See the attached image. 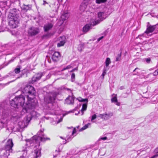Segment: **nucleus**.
I'll return each mask as SVG.
<instances>
[{"label": "nucleus", "mask_w": 158, "mask_h": 158, "mask_svg": "<svg viewBox=\"0 0 158 158\" xmlns=\"http://www.w3.org/2000/svg\"><path fill=\"white\" fill-rule=\"evenodd\" d=\"M80 99H78V101L80 102H88V100L87 98L82 99L81 98H80Z\"/></svg>", "instance_id": "obj_29"}, {"label": "nucleus", "mask_w": 158, "mask_h": 158, "mask_svg": "<svg viewBox=\"0 0 158 158\" xmlns=\"http://www.w3.org/2000/svg\"><path fill=\"white\" fill-rule=\"evenodd\" d=\"M75 78V74H74V73H73L71 74V79L72 81L73 82L74 81Z\"/></svg>", "instance_id": "obj_32"}, {"label": "nucleus", "mask_w": 158, "mask_h": 158, "mask_svg": "<svg viewBox=\"0 0 158 158\" xmlns=\"http://www.w3.org/2000/svg\"><path fill=\"white\" fill-rule=\"evenodd\" d=\"M146 61L147 63H148V58H147L146 59Z\"/></svg>", "instance_id": "obj_48"}, {"label": "nucleus", "mask_w": 158, "mask_h": 158, "mask_svg": "<svg viewBox=\"0 0 158 158\" xmlns=\"http://www.w3.org/2000/svg\"><path fill=\"white\" fill-rule=\"evenodd\" d=\"M20 77H17L15 80H13V81H11L9 82H8V83H6L5 84H4V86H5L6 85H8V84H9L10 82H13V81H14L16 79H18V78H19Z\"/></svg>", "instance_id": "obj_35"}, {"label": "nucleus", "mask_w": 158, "mask_h": 158, "mask_svg": "<svg viewBox=\"0 0 158 158\" xmlns=\"http://www.w3.org/2000/svg\"><path fill=\"white\" fill-rule=\"evenodd\" d=\"M106 14L103 12H99L98 13V17L100 21H102L106 17Z\"/></svg>", "instance_id": "obj_17"}, {"label": "nucleus", "mask_w": 158, "mask_h": 158, "mask_svg": "<svg viewBox=\"0 0 158 158\" xmlns=\"http://www.w3.org/2000/svg\"><path fill=\"white\" fill-rule=\"evenodd\" d=\"M50 75H48V78H49L50 77Z\"/></svg>", "instance_id": "obj_52"}, {"label": "nucleus", "mask_w": 158, "mask_h": 158, "mask_svg": "<svg viewBox=\"0 0 158 158\" xmlns=\"http://www.w3.org/2000/svg\"><path fill=\"white\" fill-rule=\"evenodd\" d=\"M97 117V115L96 114H94L92 116V118L91 119V121L92 122H94V121H93Z\"/></svg>", "instance_id": "obj_31"}, {"label": "nucleus", "mask_w": 158, "mask_h": 158, "mask_svg": "<svg viewBox=\"0 0 158 158\" xmlns=\"http://www.w3.org/2000/svg\"><path fill=\"white\" fill-rule=\"evenodd\" d=\"M151 59L150 58H149V63L150 62Z\"/></svg>", "instance_id": "obj_50"}, {"label": "nucleus", "mask_w": 158, "mask_h": 158, "mask_svg": "<svg viewBox=\"0 0 158 158\" xmlns=\"http://www.w3.org/2000/svg\"><path fill=\"white\" fill-rule=\"evenodd\" d=\"M22 92L28 99L25 104V97L22 94L16 97L10 102L11 106L14 108H19V106L23 107L20 114L19 112L17 113L11 118V120L15 121L24 114L29 112L30 110H34L37 105L36 102L33 99L35 94V91L33 87L30 85H26L23 89Z\"/></svg>", "instance_id": "obj_1"}, {"label": "nucleus", "mask_w": 158, "mask_h": 158, "mask_svg": "<svg viewBox=\"0 0 158 158\" xmlns=\"http://www.w3.org/2000/svg\"><path fill=\"white\" fill-rule=\"evenodd\" d=\"M103 38V36H102L101 37H100L98 38V39L97 41L98 42L99 41L101 40Z\"/></svg>", "instance_id": "obj_40"}, {"label": "nucleus", "mask_w": 158, "mask_h": 158, "mask_svg": "<svg viewBox=\"0 0 158 158\" xmlns=\"http://www.w3.org/2000/svg\"><path fill=\"white\" fill-rule=\"evenodd\" d=\"M111 102H117V98L116 97H114V98H112L111 99Z\"/></svg>", "instance_id": "obj_34"}, {"label": "nucleus", "mask_w": 158, "mask_h": 158, "mask_svg": "<svg viewBox=\"0 0 158 158\" xmlns=\"http://www.w3.org/2000/svg\"><path fill=\"white\" fill-rule=\"evenodd\" d=\"M100 21L98 20H94L92 19L90 21V24H86L83 28V31L85 33L88 32L91 28V26H93L98 24Z\"/></svg>", "instance_id": "obj_4"}, {"label": "nucleus", "mask_w": 158, "mask_h": 158, "mask_svg": "<svg viewBox=\"0 0 158 158\" xmlns=\"http://www.w3.org/2000/svg\"><path fill=\"white\" fill-rule=\"evenodd\" d=\"M60 152L59 151H57V152H58L57 154H58V152Z\"/></svg>", "instance_id": "obj_56"}, {"label": "nucleus", "mask_w": 158, "mask_h": 158, "mask_svg": "<svg viewBox=\"0 0 158 158\" xmlns=\"http://www.w3.org/2000/svg\"><path fill=\"white\" fill-rule=\"evenodd\" d=\"M62 120H60L59 122H58V123H59Z\"/></svg>", "instance_id": "obj_51"}, {"label": "nucleus", "mask_w": 158, "mask_h": 158, "mask_svg": "<svg viewBox=\"0 0 158 158\" xmlns=\"http://www.w3.org/2000/svg\"><path fill=\"white\" fill-rule=\"evenodd\" d=\"M31 6L29 4L25 5V4H23L21 6L22 10L24 12H26L28 10H31Z\"/></svg>", "instance_id": "obj_13"}, {"label": "nucleus", "mask_w": 158, "mask_h": 158, "mask_svg": "<svg viewBox=\"0 0 158 158\" xmlns=\"http://www.w3.org/2000/svg\"><path fill=\"white\" fill-rule=\"evenodd\" d=\"M56 155H55V156H54V157H56Z\"/></svg>", "instance_id": "obj_57"}, {"label": "nucleus", "mask_w": 158, "mask_h": 158, "mask_svg": "<svg viewBox=\"0 0 158 158\" xmlns=\"http://www.w3.org/2000/svg\"><path fill=\"white\" fill-rule=\"evenodd\" d=\"M139 69L138 68H136L133 71V72H135V71H137L136 73L134 74V75H137L139 73Z\"/></svg>", "instance_id": "obj_30"}, {"label": "nucleus", "mask_w": 158, "mask_h": 158, "mask_svg": "<svg viewBox=\"0 0 158 158\" xmlns=\"http://www.w3.org/2000/svg\"><path fill=\"white\" fill-rule=\"evenodd\" d=\"M156 71L158 73V69Z\"/></svg>", "instance_id": "obj_54"}, {"label": "nucleus", "mask_w": 158, "mask_h": 158, "mask_svg": "<svg viewBox=\"0 0 158 158\" xmlns=\"http://www.w3.org/2000/svg\"><path fill=\"white\" fill-rule=\"evenodd\" d=\"M67 90H70V89H69L67 88Z\"/></svg>", "instance_id": "obj_55"}, {"label": "nucleus", "mask_w": 158, "mask_h": 158, "mask_svg": "<svg viewBox=\"0 0 158 158\" xmlns=\"http://www.w3.org/2000/svg\"><path fill=\"white\" fill-rule=\"evenodd\" d=\"M116 103V105L118 106H120V103L119 102H118V101H117V102H115Z\"/></svg>", "instance_id": "obj_47"}, {"label": "nucleus", "mask_w": 158, "mask_h": 158, "mask_svg": "<svg viewBox=\"0 0 158 158\" xmlns=\"http://www.w3.org/2000/svg\"><path fill=\"white\" fill-rule=\"evenodd\" d=\"M107 139V137H101L99 139V140H100L101 139L103 140H106Z\"/></svg>", "instance_id": "obj_37"}, {"label": "nucleus", "mask_w": 158, "mask_h": 158, "mask_svg": "<svg viewBox=\"0 0 158 158\" xmlns=\"http://www.w3.org/2000/svg\"><path fill=\"white\" fill-rule=\"evenodd\" d=\"M38 80L37 78V77H36V76L34 75L32 78V81L31 82L32 83H33Z\"/></svg>", "instance_id": "obj_28"}, {"label": "nucleus", "mask_w": 158, "mask_h": 158, "mask_svg": "<svg viewBox=\"0 0 158 158\" xmlns=\"http://www.w3.org/2000/svg\"><path fill=\"white\" fill-rule=\"evenodd\" d=\"M75 70H77V68H76L74 69H73L71 71H70L71 72H73Z\"/></svg>", "instance_id": "obj_41"}, {"label": "nucleus", "mask_w": 158, "mask_h": 158, "mask_svg": "<svg viewBox=\"0 0 158 158\" xmlns=\"http://www.w3.org/2000/svg\"><path fill=\"white\" fill-rule=\"evenodd\" d=\"M91 125L90 123H88L87 124H85L84 126H83L81 129L80 130V131H82L83 130H84L88 127Z\"/></svg>", "instance_id": "obj_23"}, {"label": "nucleus", "mask_w": 158, "mask_h": 158, "mask_svg": "<svg viewBox=\"0 0 158 158\" xmlns=\"http://www.w3.org/2000/svg\"><path fill=\"white\" fill-rule=\"evenodd\" d=\"M39 32L38 28L34 27L30 28L28 31V34L31 36H34Z\"/></svg>", "instance_id": "obj_8"}, {"label": "nucleus", "mask_w": 158, "mask_h": 158, "mask_svg": "<svg viewBox=\"0 0 158 158\" xmlns=\"http://www.w3.org/2000/svg\"><path fill=\"white\" fill-rule=\"evenodd\" d=\"M154 151L155 152L158 153V147L155 149Z\"/></svg>", "instance_id": "obj_45"}, {"label": "nucleus", "mask_w": 158, "mask_h": 158, "mask_svg": "<svg viewBox=\"0 0 158 158\" xmlns=\"http://www.w3.org/2000/svg\"><path fill=\"white\" fill-rule=\"evenodd\" d=\"M69 14L67 13H65L63 14L60 19V24L61 25L64 22V21L68 19L69 17Z\"/></svg>", "instance_id": "obj_10"}, {"label": "nucleus", "mask_w": 158, "mask_h": 158, "mask_svg": "<svg viewBox=\"0 0 158 158\" xmlns=\"http://www.w3.org/2000/svg\"><path fill=\"white\" fill-rule=\"evenodd\" d=\"M15 9H13L11 10L9 15V24L12 28H15L17 27L19 23V16L16 14Z\"/></svg>", "instance_id": "obj_2"}, {"label": "nucleus", "mask_w": 158, "mask_h": 158, "mask_svg": "<svg viewBox=\"0 0 158 158\" xmlns=\"http://www.w3.org/2000/svg\"><path fill=\"white\" fill-rule=\"evenodd\" d=\"M31 120V117L27 116L25 119L18 122V126L20 128H24L27 126Z\"/></svg>", "instance_id": "obj_5"}, {"label": "nucleus", "mask_w": 158, "mask_h": 158, "mask_svg": "<svg viewBox=\"0 0 158 158\" xmlns=\"http://www.w3.org/2000/svg\"><path fill=\"white\" fill-rule=\"evenodd\" d=\"M36 76V77H37V78L38 80H39L42 76V74L41 73H38L37 74H35V75Z\"/></svg>", "instance_id": "obj_27"}, {"label": "nucleus", "mask_w": 158, "mask_h": 158, "mask_svg": "<svg viewBox=\"0 0 158 158\" xmlns=\"http://www.w3.org/2000/svg\"><path fill=\"white\" fill-rule=\"evenodd\" d=\"M122 54V52H120L116 57V61H118L120 60L121 59V56Z\"/></svg>", "instance_id": "obj_25"}, {"label": "nucleus", "mask_w": 158, "mask_h": 158, "mask_svg": "<svg viewBox=\"0 0 158 158\" xmlns=\"http://www.w3.org/2000/svg\"><path fill=\"white\" fill-rule=\"evenodd\" d=\"M13 152H12L9 151V150L3 148L0 151V155L1 158H7L10 155V153Z\"/></svg>", "instance_id": "obj_7"}, {"label": "nucleus", "mask_w": 158, "mask_h": 158, "mask_svg": "<svg viewBox=\"0 0 158 158\" xmlns=\"http://www.w3.org/2000/svg\"><path fill=\"white\" fill-rule=\"evenodd\" d=\"M113 114L112 113H109L108 114H103V119L104 120L108 119L111 116H112Z\"/></svg>", "instance_id": "obj_18"}, {"label": "nucleus", "mask_w": 158, "mask_h": 158, "mask_svg": "<svg viewBox=\"0 0 158 158\" xmlns=\"http://www.w3.org/2000/svg\"><path fill=\"white\" fill-rule=\"evenodd\" d=\"M107 70V69H104L103 73L102 75L103 77V78H104V76L105 75V74L106 73V71Z\"/></svg>", "instance_id": "obj_33"}, {"label": "nucleus", "mask_w": 158, "mask_h": 158, "mask_svg": "<svg viewBox=\"0 0 158 158\" xmlns=\"http://www.w3.org/2000/svg\"><path fill=\"white\" fill-rule=\"evenodd\" d=\"M157 24L153 26L149 25V36H151L152 35V34H150V33L152 32L153 31H155V30L157 29Z\"/></svg>", "instance_id": "obj_15"}, {"label": "nucleus", "mask_w": 158, "mask_h": 158, "mask_svg": "<svg viewBox=\"0 0 158 158\" xmlns=\"http://www.w3.org/2000/svg\"><path fill=\"white\" fill-rule=\"evenodd\" d=\"M74 99L73 96H69L65 100V103L67 104H73L74 102Z\"/></svg>", "instance_id": "obj_12"}, {"label": "nucleus", "mask_w": 158, "mask_h": 158, "mask_svg": "<svg viewBox=\"0 0 158 158\" xmlns=\"http://www.w3.org/2000/svg\"><path fill=\"white\" fill-rule=\"evenodd\" d=\"M20 69L21 66L19 65L17 67L14 69V72H12V73H13L14 72L16 74L19 73L20 71Z\"/></svg>", "instance_id": "obj_21"}, {"label": "nucleus", "mask_w": 158, "mask_h": 158, "mask_svg": "<svg viewBox=\"0 0 158 158\" xmlns=\"http://www.w3.org/2000/svg\"><path fill=\"white\" fill-rule=\"evenodd\" d=\"M79 112L78 113V114H75V115H77V114H78L79 113Z\"/></svg>", "instance_id": "obj_53"}, {"label": "nucleus", "mask_w": 158, "mask_h": 158, "mask_svg": "<svg viewBox=\"0 0 158 158\" xmlns=\"http://www.w3.org/2000/svg\"><path fill=\"white\" fill-rule=\"evenodd\" d=\"M158 156V154H156L151 157L150 158H156Z\"/></svg>", "instance_id": "obj_39"}, {"label": "nucleus", "mask_w": 158, "mask_h": 158, "mask_svg": "<svg viewBox=\"0 0 158 158\" xmlns=\"http://www.w3.org/2000/svg\"><path fill=\"white\" fill-rule=\"evenodd\" d=\"M40 116V114H39L34 110L31 111L29 115L27 116L31 117V119L32 118H36Z\"/></svg>", "instance_id": "obj_14"}, {"label": "nucleus", "mask_w": 158, "mask_h": 158, "mask_svg": "<svg viewBox=\"0 0 158 158\" xmlns=\"http://www.w3.org/2000/svg\"><path fill=\"white\" fill-rule=\"evenodd\" d=\"M46 4H48V3L47 2L45 1L44 0L43 3V5H45Z\"/></svg>", "instance_id": "obj_42"}, {"label": "nucleus", "mask_w": 158, "mask_h": 158, "mask_svg": "<svg viewBox=\"0 0 158 158\" xmlns=\"http://www.w3.org/2000/svg\"><path fill=\"white\" fill-rule=\"evenodd\" d=\"M53 24L51 23H48L45 25L44 27V30L45 32H47L51 30L53 27Z\"/></svg>", "instance_id": "obj_11"}, {"label": "nucleus", "mask_w": 158, "mask_h": 158, "mask_svg": "<svg viewBox=\"0 0 158 158\" xmlns=\"http://www.w3.org/2000/svg\"><path fill=\"white\" fill-rule=\"evenodd\" d=\"M13 146L14 143L13 142L12 139H9L7 141L3 148L9 150L10 152H13L12 147Z\"/></svg>", "instance_id": "obj_6"}, {"label": "nucleus", "mask_w": 158, "mask_h": 158, "mask_svg": "<svg viewBox=\"0 0 158 158\" xmlns=\"http://www.w3.org/2000/svg\"><path fill=\"white\" fill-rule=\"evenodd\" d=\"M60 57V53L58 52H55L52 56V59L54 62L58 61Z\"/></svg>", "instance_id": "obj_9"}, {"label": "nucleus", "mask_w": 158, "mask_h": 158, "mask_svg": "<svg viewBox=\"0 0 158 158\" xmlns=\"http://www.w3.org/2000/svg\"><path fill=\"white\" fill-rule=\"evenodd\" d=\"M71 66L70 65L67 66L66 68H64L62 69V71H64V70H66L67 69H70V68H71Z\"/></svg>", "instance_id": "obj_36"}, {"label": "nucleus", "mask_w": 158, "mask_h": 158, "mask_svg": "<svg viewBox=\"0 0 158 158\" xmlns=\"http://www.w3.org/2000/svg\"><path fill=\"white\" fill-rule=\"evenodd\" d=\"M60 38L62 39V40H60V41L57 43V47H58L63 46L65 43V38L64 36H63L60 37Z\"/></svg>", "instance_id": "obj_16"}, {"label": "nucleus", "mask_w": 158, "mask_h": 158, "mask_svg": "<svg viewBox=\"0 0 158 158\" xmlns=\"http://www.w3.org/2000/svg\"><path fill=\"white\" fill-rule=\"evenodd\" d=\"M107 0H96V2L98 4L106 2Z\"/></svg>", "instance_id": "obj_26"}, {"label": "nucleus", "mask_w": 158, "mask_h": 158, "mask_svg": "<svg viewBox=\"0 0 158 158\" xmlns=\"http://www.w3.org/2000/svg\"><path fill=\"white\" fill-rule=\"evenodd\" d=\"M110 60L109 58H107L105 61L106 66V67L108 66L109 64L110 63Z\"/></svg>", "instance_id": "obj_24"}, {"label": "nucleus", "mask_w": 158, "mask_h": 158, "mask_svg": "<svg viewBox=\"0 0 158 158\" xmlns=\"http://www.w3.org/2000/svg\"><path fill=\"white\" fill-rule=\"evenodd\" d=\"M60 137V138H61V139H63V138H62V137Z\"/></svg>", "instance_id": "obj_59"}, {"label": "nucleus", "mask_w": 158, "mask_h": 158, "mask_svg": "<svg viewBox=\"0 0 158 158\" xmlns=\"http://www.w3.org/2000/svg\"><path fill=\"white\" fill-rule=\"evenodd\" d=\"M149 78H150V79L149 80V82H151L153 81V80H152L153 79V78H152V77H149Z\"/></svg>", "instance_id": "obj_44"}, {"label": "nucleus", "mask_w": 158, "mask_h": 158, "mask_svg": "<svg viewBox=\"0 0 158 158\" xmlns=\"http://www.w3.org/2000/svg\"><path fill=\"white\" fill-rule=\"evenodd\" d=\"M76 132V129L75 128H74L73 129V131L72 132V135H73Z\"/></svg>", "instance_id": "obj_38"}, {"label": "nucleus", "mask_w": 158, "mask_h": 158, "mask_svg": "<svg viewBox=\"0 0 158 158\" xmlns=\"http://www.w3.org/2000/svg\"><path fill=\"white\" fill-rule=\"evenodd\" d=\"M59 94V92H52L44 98L45 102L47 103H52L55 100L56 96Z\"/></svg>", "instance_id": "obj_3"}, {"label": "nucleus", "mask_w": 158, "mask_h": 158, "mask_svg": "<svg viewBox=\"0 0 158 158\" xmlns=\"http://www.w3.org/2000/svg\"><path fill=\"white\" fill-rule=\"evenodd\" d=\"M58 1H61L62 0H57Z\"/></svg>", "instance_id": "obj_58"}, {"label": "nucleus", "mask_w": 158, "mask_h": 158, "mask_svg": "<svg viewBox=\"0 0 158 158\" xmlns=\"http://www.w3.org/2000/svg\"><path fill=\"white\" fill-rule=\"evenodd\" d=\"M81 47H82V46L81 45H80V48H80V47L78 48V50H80V51H82Z\"/></svg>", "instance_id": "obj_46"}, {"label": "nucleus", "mask_w": 158, "mask_h": 158, "mask_svg": "<svg viewBox=\"0 0 158 158\" xmlns=\"http://www.w3.org/2000/svg\"><path fill=\"white\" fill-rule=\"evenodd\" d=\"M158 74V73L156 70L153 73H150L149 74V77H152L153 79L152 80H154L156 78L155 76Z\"/></svg>", "instance_id": "obj_19"}, {"label": "nucleus", "mask_w": 158, "mask_h": 158, "mask_svg": "<svg viewBox=\"0 0 158 158\" xmlns=\"http://www.w3.org/2000/svg\"><path fill=\"white\" fill-rule=\"evenodd\" d=\"M123 89V86H121L120 88V89Z\"/></svg>", "instance_id": "obj_49"}, {"label": "nucleus", "mask_w": 158, "mask_h": 158, "mask_svg": "<svg viewBox=\"0 0 158 158\" xmlns=\"http://www.w3.org/2000/svg\"><path fill=\"white\" fill-rule=\"evenodd\" d=\"M87 107V104L86 103L83 104L82 105V109L81 110V111L82 112V115L83 114V111L85 110H86Z\"/></svg>", "instance_id": "obj_22"}, {"label": "nucleus", "mask_w": 158, "mask_h": 158, "mask_svg": "<svg viewBox=\"0 0 158 158\" xmlns=\"http://www.w3.org/2000/svg\"><path fill=\"white\" fill-rule=\"evenodd\" d=\"M147 24L146 30L143 34L141 35V36H143V38L145 37L147 38L148 36V23H147Z\"/></svg>", "instance_id": "obj_20"}, {"label": "nucleus", "mask_w": 158, "mask_h": 158, "mask_svg": "<svg viewBox=\"0 0 158 158\" xmlns=\"http://www.w3.org/2000/svg\"><path fill=\"white\" fill-rule=\"evenodd\" d=\"M103 114H100L98 116V117L100 118H101L103 119Z\"/></svg>", "instance_id": "obj_43"}]
</instances>
